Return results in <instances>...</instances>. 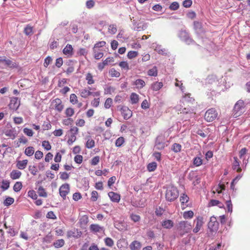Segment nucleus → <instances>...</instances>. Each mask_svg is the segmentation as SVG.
Masks as SVG:
<instances>
[{
	"label": "nucleus",
	"mask_w": 250,
	"mask_h": 250,
	"mask_svg": "<svg viewBox=\"0 0 250 250\" xmlns=\"http://www.w3.org/2000/svg\"><path fill=\"white\" fill-rule=\"evenodd\" d=\"M165 198L167 202H172L177 199L179 195L178 188L172 185L166 187Z\"/></svg>",
	"instance_id": "nucleus-1"
},
{
	"label": "nucleus",
	"mask_w": 250,
	"mask_h": 250,
	"mask_svg": "<svg viewBox=\"0 0 250 250\" xmlns=\"http://www.w3.org/2000/svg\"><path fill=\"white\" fill-rule=\"evenodd\" d=\"M178 229L181 235L188 233L191 229V223L188 221H181L178 223Z\"/></svg>",
	"instance_id": "nucleus-2"
},
{
	"label": "nucleus",
	"mask_w": 250,
	"mask_h": 250,
	"mask_svg": "<svg viewBox=\"0 0 250 250\" xmlns=\"http://www.w3.org/2000/svg\"><path fill=\"white\" fill-rule=\"evenodd\" d=\"M244 105V103L242 100H239L235 104L232 112V116L234 118L240 116L243 113Z\"/></svg>",
	"instance_id": "nucleus-3"
},
{
	"label": "nucleus",
	"mask_w": 250,
	"mask_h": 250,
	"mask_svg": "<svg viewBox=\"0 0 250 250\" xmlns=\"http://www.w3.org/2000/svg\"><path fill=\"white\" fill-rule=\"evenodd\" d=\"M178 37L187 44H192L195 43L194 41L190 38L189 33L186 30H181L178 33Z\"/></svg>",
	"instance_id": "nucleus-4"
},
{
	"label": "nucleus",
	"mask_w": 250,
	"mask_h": 250,
	"mask_svg": "<svg viewBox=\"0 0 250 250\" xmlns=\"http://www.w3.org/2000/svg\"><path fill=\"white\" fill-rule=\"evenodd\" d=\"M218 113L214 108L208 109L205 114V119L208 122H212L217 117Z\"/></svg>",
	"instance_id": "nucleus-5"
},
{
	"label": "nucleus",
	"mask_w": 250,
	"mask_h": 250,
	"mask_svg": "<svg viewBox=\"0 0 250 250\" xmlns=\"http://www.w3.org/2000/svg\"><path fill=\"white\" fill-rule=\"evenodd\" d=\"M208 229L211 232H216L218 229L219 223L217 221L215 217L214 216L210 218L209 222L208 223Z\"/></svg>",
	"instance_id": "nucleus-6"
},
{
	"label": "nucleus",
	"mask_w": 250,
	"mask_h": 250,
	"mask_svg": "<svg viewBox=\"0 0 250 250\" xmlns=\"http://www.w3.org/2000/svg\"><path fill=\"white\" fill-rule=\"evenodd\" d=\"M166 146L165 139L163 136H159L156 138L154 146L156 149L162 150Z\"/></svg>",
	"instance_id": "nucleus-7"
},
{
	"label": "nucleus",
	"mask_w": 250,
	"mask_h": 250,
	"mask_svg": "<svg viewBox=\"0 0 250 250\" xmlns=\"http://www.w3.org/2000/svg\"><path fill=\"white\" fill-rule=\"evenodd\" d=\"M194 223L195 224V227L193 229V232L197 233L200 231L204 223L203 217L201 216H197L194 220Z\"/></svg>",
	"instance_id": "nucleus-8"
},
{
	"label": "nucleus",
	"mask_w": 250,
	"mask_h": 250,
	"mask_svg": "<svg viewBox=\"0 0 250 250\" xmlns=\"http://www.w3.org/2000/svg\"><path fill=\"white\" fill-rule=\"evenodd\" d=\"M70 191V186L67 183L62 185L59 188V193L60 196L63 198L65 199L66 195L68 194Z\"/></svg>",
	"instance_id": "nucleus-9"
},
{
	"label": "nucleus",
	"mask_w": 250,
	"mask_h": 250,
	"mask_svg": "<svg viewBox=\"0 0 250 250\" xmlns=\"http://www.w3.org/2000/svg\"><path fill=\"white\" fill-rule=\"evenodd\" d=\"M121 112L125 120H128L132 116V111L128 107H122L121 108Z\"/></svg>",
	"instance_id": "nucleus-10"
},
{
	"label": "nucleus",
	"mask_w": 250,
	"mask_h": 250,
	"mask_svg": "<svg viewBox=\"0 0 250 250\" xmlns=\"http://www.w3.org/2000/svg\"><path fill=\"white\" fill-rule=\"evenodd\" d=\"M52 104H53L55 109L59 112H61L62 111L64 108V105L62 104V102L61 99L59 98L55 99L52 101Z\"/></svg>",
	"instance_id": "nucleus-11"
},
{
	"label": "nucleus",
	"mask_w": 250,
	"mask_h": 250,
	"mask_svg": "<svg viewBox=\"0 0 250 250\" xmlns=\"http://www.w3.org/2000/svg\"><path fill=\"white\" fill-rule=\"evenodd\" d=\"M2 62L4 63V66L6 67L16 68L18 67V64L15 62L7 59L6 57H5L4 59L3 60Z\"/></svg>",
	"instance_id": "nucleus-12"
},
{
	"label": "nucleus",
	"mask_w": 250,
	"mask_h": 250,
	"mask_svg": "<svg viewBox=\"0 0 250 250\" xmlns=\"http://www.w3.org/2000/svg\"><path fill=\"white\" fill-rule=\"evenodd\" d=\"M9 107L12 110H17L20 106V102L18 98L14 97L10 100Z\"/></svg>",
	"instance_id": "nucleus-13"
},
{
	"label": "nucleus",
	"mask_w": 250,
	"mask_h": 250,
	"mask_svg": "<svg viewBox=\"0 0 250 250\" xmlns=\"http://www.w3.org/2000/svg\"><path fill=\"white\" fill-rule=\"evenodd\" d=\"M90 230L93 233L100 232L104 231V227L100 226L98 224H91L89 227Z\"/></svg>",
	"instance_id": "nucleus-14"
},
{
	"label": "nucleus",
	"mask_w": 250,
	"mask_h": 250,
	"mask_svg": "<svg viewBox=\"0 0 250 250\" xmlns=\"http://www.w3.org/2000/svg\"><path fill=\"white\" fill-rule=\"evenodd\" d=\"M153 47L155 48V50L160 54L167 55L168 53L167 50L165 48H163L161 45L154 43Z\"/></svg>",
	"instance_id": "nucleus-15"
},
{
	"label": "nucleus",
	"mask_w": 250,
	"mask_h": 250,
	"mask_svg": "<svg viewBox=\"0 0 250 250\" xmlns=\"http://www.w3.org/2000/svg\"><path fill=\"white\" fill-rule=\"evenodd\" d=\"M132 29L134 30L141 31L144 30L145 26L141 21L136 22L134 20L133 21Z\"/></svg>",
	"instance_id": "nucleus-16"
},
{
	"label": "nucleus",
	"mask_w": 250,
	"mask_h": 250,
	"mask_svg": "<svg viewBox=\"0 0 250 250\" xmlns=\"http://www.w3.org/2000/svg\"><path fill=\"white\" fill-rule=\"evenodd\" d=\"M108 195L112 202L118 203L120 200V195L117 193L110 191L108 193Z\"/></svg>",
	"instance_id": "nucleus-17"
},
{
	"label": "nucleus",
	"mask_w": 250,
	"mask_h": 250,
	"mask_svg": "<svg viewBox=\"0 0 250 250\" xmlns=\"http://www.w3.org/2000/svg\"><path fill=\"white\" fill-rule=\"evenodd\" d=\"M5 135L11 138L12 139H14L17 136L18 133L15 128H12L10 129H8L5 132Z\"/></svg>",
	"instance_id": "nucleus-18"
},
{
	"label": "nucleus",
	"mask_w": 250,
	"mask_h": 250,
	"mask_svg": "<svg viewBox=\"0 0 250 250\" xmlns=\"http://www.w3.org/2000/svg\"><path fill=\"white\" fill-rule=\"evenodd\" d=\"M234 161L232 163V168L236 170L237 172H241L242 169L240 167V162L236 157H234Z\"/></svg>",
	"instance_id": "nucleus-19"
},
{
	"label": "nucleus",
	"mask_w": 250,
	"mask_h": 250,
	"mask_svg": "<svg viewBox=\"0 0 250 250\" xmlns=\"http://www.w3.org/2000/svg\"><path fill=\"white\" fill-rule=\"evenodd\" d=\"M133 84L135 85L136 88L140 89L145 86L146 83L143 80L138 79L133 82Z\"/></svg>",
	"instance_id": "nucleus-20"
},
{
	"label": "nucleus",
	"mask_w": 250,
	"mask_h": 250,
	"mask_svg": "<svg viewBox=\"0 0 250 250\" xmlns=\"http://www.w3.org/2000/svg\"><path fill=\"white\" fill-rule=\"evenodd\" d=\"M194 29L195 32L198 35L203 32L201 23L199 21H195L194 22Z\"/></svg>",
	"instance_id": "nucleus-21"
},
{
	"label": "nucleus",
	"mask_w": 250,
	"mask_h": 250,
	"mask_svg": "<svg viewBox=\"0 0 250 250\" xmlns=\"http://www.w3.org/2000/svg\"><path fill=\"white\" fill-rule=\"evenodd\" d=\"M28 163L27 160H24L22 161H18L16 163V167L20 170H22L25 168Z\"/></svg>",
	"instance_id": "nucleus-22"
},
{
	"label": "nucleus",
	"mask_w": 250,
	"mask_h": 250,
	"mask_svg": "<svg viewBox=\"0 0 250 250\" xmlns=\"http://www.w3.org/2000/svg\"><path fill=\"white\" fill-rule=\"evenodd\" d=\"M63 53L68 56H71L73 54V47L71 45L67 44L63 49Z\"/></svg>",
	"instance_id": "nucleus-23"
},
{
	"label": "nucleus",
	"mask_w": 250,
	"mask_h": 250,
	"mask_svg": "<svg viewBox=\"0 0 250 250\" xmlns=\"http://www.w3.org/2000/svg\"><path fill=\"white\" fill-rule=\"evenodd\" d=\"M21 175V172L18 170H13L10 174V177L13 180L19 179Z\"/></svg>",
	"instance_id": "nucleus-24"
},
{
	"label": "nucleus",
	"mask_w": 250,
	"mask_h": 250,
	"mask_svg": "<svg viewBox=\"0 0 250 250\" xmlns=\"http://www.w3.org/2000/svg\"><path fill=\"white\" fill-rule=\"evenodd\" d=\"M183 98L181 101H180V103L182 102L184 103V102H187V103H192L194 99L193 98L190 97V94H184L182 96Z\"/></svg>",
	"instance_id": "nucleus-25"
},
{
	"label": "nucleus",
	"mask_w": 250,
	"mask_h": 250,
	"mask_svg": "<svg viewBox=\"0 0 250 250\" xmlns=\"http://www.w3.org/2000/svg\"><path fill=\"white\" fill-rule=\"evenodd\" d=\"M129 247L131 250H139L141 248V244L138 241H134L130 244Z\"/></svg>",
	"instance_id": "nucleus-26"
},
{
	"label": "nucleus",
	"mask_w": 250,
	"mask_h": 250,
	"mask_svg": "<svg viewBox=\"0 0 250 250\" xmlns=\"http://www.w3.org/2000/svg\"><path fill=\"white\" fill-rule=\"evenodd\" d=\"M87 141L85 144V147L87 148H92L95 146V141L90 136L86 138Z\"/></svg>",
	"instance_id": "nucleus-27"
},
{
	"label": "nucleus",
	"mask_w": 250,
	"mask_h": 250,
	"mask_svg": "<svg viewBox=\"0 0 250 250\" xmlns=\"http://www.w3.org/2000/svg\"><path fill=\"white\" fill-rule=\"evenodd\" d=\"M163 85V84L162 83L156 82L151 84V89L153 91H157L162 87Z\"/></svg>",
	"instance_id": "nucleus-28"
},
{
	"label": "nucleus",
	"mask_w": 250,
	"mask_h": 250,
	"mask_svg": "<svg viewBox=\"0 0 250 250\" xmlns=\"http://www.w3.org/2000/svg\"><path fill=\"white\" fill-rule=\"evenodd\" d=\"M162 226L165 229H169L173 227V222L170 220H166L162 222Z\"/></svg>",
	"instance_id": "nucleus-29"
},
{
	"label": "nucleus",
	"mask_w": 250,
	"mask_h": 250,
	"mask_svg": "<svg viewBox=\"0 0 250 250\" xmlns=\"http://www.w3.org/2000/svg\"><path fill=\"white\" fill-rule=\"evenodd\" d=\"M65 244V242L63 239H59L54 242L53 245L55 248H60L62 247Z\"/></svg>",
	"instance_id": "nucleus-30"
},
{
	"label": "nucleus",
	"mask_w": 250,
	"mask_h": 250,
	"mask_svg": "<svg viewBox=\"0 0 250 250\" xmlns=\"http://www.w3.org/2000/svg\"><path fill=\"white\" fill-rule=\"evenodd\" d=\"M189 200L188 196L185 193H183L180 195V201L182 205L186 204Z\"/></svg>",
	"instance_id": "nucleus-31"
},
{
	"label": "nucleus",
	"mask_w": 250,
	"mask_h": 250,
	"mask_svg": "<svg viewBox=\"0 0 250 250\" xmlns=\"http://www.w3.org/2000/svg\"><path fill=\"white\" fill-rule=\"evenodd\" d=\"M80 93L83 98H87L89 96H90L91 91L86 88L82 89L80 91Z\"/></svg>",
	"instance_id": "nucleus-32"
},
{
	"label": "nucleus",
	"mask_w": 250,
	"mask_h": 250,
	"mask_svg": "<svg viewBox=\"0 0 250 250\" xmlns=\"http://www.w3.org/2000/svg\"><path fill=\"white\" fill-rule=\"evenodd\" d=\"M130 99L132 104H137L139 101V95L135 93H132Z\"/></svg>",
	"instance_id": "nucleus-33"
},
{
	"label": "nucleus",
	"mask_w": 250,
	"mask_h": 250,
	"mask_svg": "<svg viewBox=\"0 0 250 250\" xmlns=\"http://www.w3.org/2000/svg\"><path fill=\"white\" fill-rule=\"evenodd\" d=\"M81 234L79 233V232L75 230H69L67 232V236L68 238L71 237H78Z\"/></svg>",
	"instance_id": "nucleus-34"
},
{
	"label": "nucleus",
	"mask_w": 250,
	"mask_h": 250,
	"mask_svg": "<svg viewBox=\"0 0 250 250\" xmlns=\"http://www.w3.org/2000/svg\"><path fill=\"white\" fill-rule=\"evenodd\" d=\"M181 145L178 143L173 144L171 147V150L175 153L180 152L181 150Z\"/></svg>",
	"instance_id": "nucleus-35"
},
{
	"label": "nucleus",
	"mask_w": 250,
	"mask_h": 250,
	"mask_svg": "<svg viewBox=\"0 0 250 250\" xmlns=\"http://www.w3.org/2000/svg\"><path fill=\"white\" fill-rule=\"evenodd\" d=\"M158 74L157 68L156 66H154L152 68L149 69L147 72V75L149 76H157Z\"/></svg>",
	"instance_id": "nucleus-36"
},
{
	"label": "nucleus",
	"mask_w": 250,
	"mask_h": 250,
	"mask_svg": "<svg viewBox=\"0 0 250 250\" xmlns=\"http://www.w3.org/2000/svg\"><path fill=\"white\" fill-rule=\"evenodd\" d=\"M157 164L155 162L149 163L147 166V169L149 172L154 171L157 168Z\"/></svg>",
	"instance_id": "nucleus-37"
},
{
	"label": "nucleus",
	"mask_w": 250,
	"mask_h": 250,
	"mask_svg": "<svg viewBox=\"0 0 250 250\" xmlns=\"http://www.w3.org/2000/svg\"><path fill=\"white\" fill-rule=\"evenodd\" d=\"M34 148L32 146H28L25 148L24 153L28 156H31L34 153Z\"/></svg>",
	"instance_id": "nucleus-38"
},
{
	"label": "nucleus",
	"mask_w": 250,
	"mask_h": 250,
	"mask_svg": "<svg viewBox=\"0 0 250 250\" xmlns=\"http://www.w3.org/2000/svg\"><path fill=\"white\" fill-rule=\"evenodd\" d=\"M22 187V184L21 182H17L13 186V190L15 192L20 191Z\"/></svg>",
	"instance_id": "nucleus-39"
},
{
	"label": "nucleus",
	"mask_w": 250,
	"mask_h": 250,
	"mask_svg": "<svg viewBox=\"0 0 250 250\" xmlns=\"http://www.w3.org/2000/svg\"><path fill=\"white\" fill-rule=\"evenodd\" d=\"M117 30V26L115 24H110L108 28V32L111 34H114Z\"/></svg>",
	"instance_id": "nucleus-40"
},
{
	"label": "nucleus",
	"mask_w": 250,
	"mask_h": 250,
	"mask_svg": "<svg viewBox=\"0 0 250 250\" xmlns=\"http://www.w3.org/2000/svg\"><path fill=\"white\" fill-rule=\"evenodd\" d=\"M183 217L186 219H191L193 217L194 213L192 210L185 211L183 213Z\"/></svg>",
	"instance_id": "nucleus-41"
},
{
	"label": "nucleus",
	"mask_w": 250,
	"mask_h": 250,
	"mask_svg": "<svg viewBox=\"0 0 250 250\" xmlns=\"http://www.w3.org/2000/svg\"><path fill=\"white\" fill-rule=\"evenodd\" d=\"M10 186V182L6 180H3L1 182V188L3 190H6L8 189Z\"/></svg>",
	"instance_id": "nucleus-42"
},
{
	"label": "nucleus",
	"mask_w": 250,
	"mask_h": 250,
	"mask_svg": "<svg viewBox=\"0 0 250 250\" xmlns=\"http://www.w3.org/2000/svg\"><path fill=\"white\" fill-rule=\"evenodd\" d=\"M38 192L41 197H46L47 196V194L42 187L41 186L38 188Z\"/></svg>",
	"instance_id": "nucleus-43"
},
{
	"label": "nucleus",
	"mask_w": 250,
	"mask_h": 250,
	"mask_svg": "<svg viewBox=\"0 0 250 250\" xmlns=\"http://www.w3.org/2000/svg\"><path fill=\"white\" fill-rule=\"evenodd\" d=\"M226 205L227 206L228 211L231 213L232 211V204L229 196H228V200L226 201Z\"/></svg>",
	"instance_id": "nucleus-44"
},
{
	"label": "nucleus",
	"mask_w": 250,
	"mask_h": 250,
	"mask_svg": "<svg viewBox=\"0 0 250 250\" xmlns=\"http://www.w3.org/2000/svg\"><path fill=\"white\" fill-rule=\"evenodd\" d=\"M96 49H97L93 48L94 58L96 60H99L103 57L104 54L102 52L97 51Z\"/></svg>",
	"instance_id": "nucleus-45"
},
{
	"label": "nucleus",
	"mask_w": 250,
	"mask_h": 250,
	"mask_svg": "<svg viewBox=\"0 0 250 250\" xmlns=\"http://www.w3.org/2000/svg\"><path fill=\"white\" fill-rule=\"evenodd\" d=\"M193 163L196 167H199L202 164L203 160L200 157H196L193 159Z\"/></svg>",
	"instance_id": "nucleus-46"
},
{
	"label": "nucleus",
	"mask_w": 250,
	"mask_h": 250,
	"mask_svg": "<svg viewBox=\"0 0 250 250\" xmlns=\"http://www.w3.org/2000/svg\"><path fill=\"white\" fill-rule=\"evenodd\" d=\"M85 79L87 81V83L88 84H93L95 82V81L93 78V76L90 73H88L86 74Z\"/></svg>",
	"instance_id": "nucleus-47"
},
{
	"label": "nucleus",
	"mask_w": 250,
	"mask_h": 250,
	"mask_svg": "<svg viewBox=\"0 0 250 250\" xmlns=\"http://www.w3.org/2000/svg\"><path fill=\"white\" fill-rule=\"evenodd\" d=\"M130 218L131 220L133 221L134 223L138 222L141 220V217L134 213H131L130 215Z\"/></svg>",
	"instance_id": "nucleus-48"
},
{
	"label": "nucleus",
	"mask_w": 250,
	"mask_h": 250,
	"mask_svg": "<svg viewBox=\"0 0 250 250\" xmlns=\"http://www.w3.org/2000/svg\"><path fill=\"white\" fill-rule=\"evenodd\" d=\"M175 108L176 111H180L181 113H188L189 111L188 109H187L185 107L182 108L181 104L176 106Z\"/></svg>",
	"instance_id": "nucleus-49"
},
{
	"label": "nucleus",
	"mask_w": 250,
	"mask_h": 250,
	"mask_svg": "<svg viewBox=\"0 0 250 250\" xmlns=\"http://www.w3.org/2000/svg\"><path fill=\"white\" fill-rule=\"evenodd\" d=\"M124 142H125V139H124V137H119L116 140L115 146L117 147H120L124 143Z\"/></svg>",
	"instance_id": "nucleus-50"
},
{
	"label": "nucleus",
	"mask_w": 250,
	"mask_h": 250,
	"mask_svg": "<svg viewBox=\"0 0 250 250\" xmlns=\"http://www.w3.org/2000/svg\"><path fill=\"white\" fill-rule=\"evenodd\" d=\"M65 114L67 117H70L74 115V110L71 107L67 108L65 110Z\"/></svg>",
	"instance_id": "nucleus-51"
},
{
	"label": "nucleus",
	"mask_w": 250,
	"mask_h": 250,
	"mask_svg": "<svg viewBox=\"0 0 250 250\" xmlns=\"http://www.w3.org/2000/svg\"><path fill=\"white\" fill-rule=\"evenodd\" d=\"M7 233L11 236H14L16 234H18V231L16 230L14 228L12 227L9 226L8 227V230L7 231Z\"/></svg>",
	"instance_id": "nucleus-52"
},
{
	"label": "nucleus",
	"mask_w": 250,
	"mask_h": 250,
	"mask_svg": "<svg viewBox=\"0 0 250 250\" xmlns=\"http://www.w3.org/2000/svg\"><path fill=\"white\" fill-rule=\"evenodd\" d=\"M104 242H105V245L107 246H108L110 247H112L114 245L113 240L109 237H107V238H105Z\"/></svg>",
	"instance_id": "nucleus-53"
},
{
	"label": "nucleus",
	"mask_w": 250,
	"mask_h": 250,
	"mask_svg": "<svg viewBox=\"0 0 250 250\" xmlns=\"http://www.w3.org/2000/svg\"><path fill=\"white\" fill-rule=\"evenodd\" d=\"M42 146L46 150H49L51 148V146L49 142L47 141H43L42 142Z\"/></svg>",
	"instance_id": "nucleus-54"
},
{
	"label": "nucleus",
	"mask_w": 250,
	"mask_h": 250,
	"mask_svg": "<svg viewBox=\"0 0 250 250\" xmlns=\"http://www.w3.org/2000/svg\"><path fill=\"white\" fill-rule=\"evenodd\" d=\"M119 66L125 70H128L129 69L128 63L126 62L123 61L119 63Z\"/></svg>",
	"instance_id": "nucleus-55"
},
{
	"label": "nucleus",
	"mask_w": 250,
	"mask_h": 250,
	"mask_svg": "<svg viewBox=\"0 0 250 250\" xmlns=\"http://www.w3.org/2000/svg\"><path fill=\"white\" fill-rule=\"evenodd\" d=\"M138 55V52L134 51H130L127 53V58L129 59H131L135 58Z\"/></svg>",
	"instance_id": "nucleus-56"
},
{
	"label": "nucleus",
	"mask_w": 250,
	"mask_h": 250,
	"mask_svg": "<svg viewBox=\"0 0 250 250\" xmlns=\"http://www.w3.org/2000/svg\"><path fill=\"white\" fill-rule=\"evenodd\" d=\"M109 74L112 77H119L120 75V73L114 68H112L109 70Z\"/></svg>",
	"instance_id": "nucleus-57"
},
{
	"label": "nucleus",
	"mask_w": 250,
	"mask_h": 250,
	"mask_svg": "<svg viewBox=\"0 0 250 250\" xmlns=\"http://www.w3.org/2000/svg\"><path fill=\"white\" fill-rule=\"evenodd\" d=\"M112 104V99L111 98H107L104 103V107L106 109L109 108Z\"/></svg>",
	"instance_id": "nucleus-58"
},
{
	"label": "nucleus",
	"mask_w": 250,
	"mask_h": 250,
	"mask_svg": "<svg viewBox=\"0 0 250 250\" xmlns=\"http://www.w3.org/2000/svg\"><path fill=\"white\" fill-rule=\"evenodd\" d=\"M179 7L178 2L176 1L173 2L169 6V8L171 10H176Z\"/></svg>",
	"instance_id": "nucleus-59"
},
{
	"label": "nucleus",
	"mask_w": 250,
	"mask_h": 250,
	"mask_svg": "<svg viewBox=\"0 0 250 250\" xmlns=\"http://www.w3.org/2000/svg\"><path fill=\"white\" fill-rule=\"evenodd\" d=\"M70 102L74 104L78 102L77 97L75 94H71L70 96Z\"/></svg>",
	"instance_id": "nucleus-60"
},
{
	"label": "nucleus",
	"mask_w": 250,
	"mask_h": 250,
	"mask_svg": "<svg viewBox=\"0 0 250 250\" xmlns=\"http://www.w3.org/2000/svg\"><path fill=\"white\" fill-rule=\"evenodd\" d=\"M28 195L30 197L34 200H36L37 199L38 196L36 192L33 190H29L28 192Z\"/></svg>",
	"instance_id": "nucleus-61"
},
{
	"label": "nucleus",
	"mask_w": 250,
	"mask_h": 250,
	"mask_svg": "<svg viewBox=\"0 0 250 250\" xmlns=\"http://www.w3.org/2000/svg\"><path fill=\"white\" fill-rule=\"evenodd\" d=\"M14 202V200L12 197H7L4 200V204L5 206H9L12 204Z\"/></svg>",
	"instance_id": "nucleus-62"
},
{
	"label": "nucleus",
	"mask_w": 250,
	"mask_h": 250,
	"mask_svg": "<svg viewBox=\"0 0 250 250\" xmlns=\"http://www.w3.org/2000/svg\"><path fill=\"white\" fill-rule=\"evenodd\" d=\"M23 131V133L28 136L32 137L33 135V131L31 129L24 128Z\"/></svg>",
	"instance_id": "nucleus-63"
},
{
	"label": "nucleus",
	"mask_w": 250,
	"mask_h": 250,
	"mask_svg": "<svg viewBox=\"0 0 250 250\" xmlns=\"http://www.w3.org/2000/svg\"><path fill=\"white\" fill-rule=\"evenodd\" d=\"M83 157L81 155H77L74 157V161L76 163L80 164L83 162Z\"/></svg>",
	"instance_id": "nucleus-64"
}]
</instances>
